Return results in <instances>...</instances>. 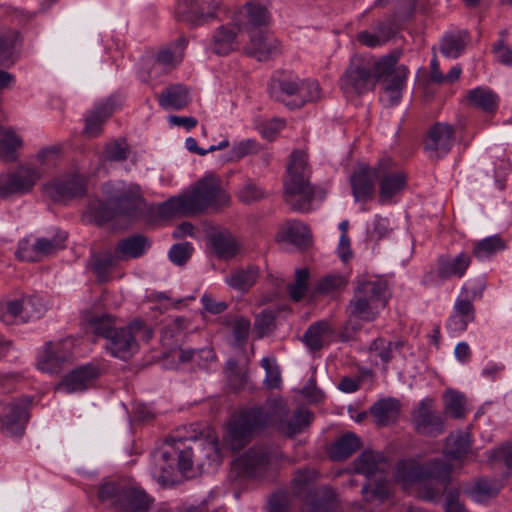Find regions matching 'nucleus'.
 Instances as JSON below:
<instances>
[{
  "instance_id": "nucleus-1",
  "label": "nucleus",
  "mask_w": 512,
  "mask_h": 512,
  "mask_svg": "<svg viewBox=\"0 0 512 512\" xmlns=\"http://www.w3.org/2000/svg\"><path fill=\"white\" fill-rule=\"evenodd\" d=\"M287 416L288 409L282 399H269L262 407H254L234 415L228 424L224 440L232 450L238 451L253 435L268 426L276 425L281 433L293 437L312 421V414L308 410L297 409L290 419Z\"/></svg>"
},
{
  "instance_id": "nucleus-2",
  "label": "nucleus",
  "mask_w": 512,
  "mask_h": 512,
  "mask_svg": "<svg viewBox=\"0 0 512 512\" xmlns=\"http://www.w3.org/2000/svg\"><path fill=\"white\" fill-rule=\"evenodd\" d=\"M399 55L391 53L381 58L356 55L339 79V87L347 99L365 95L387 76L398 63Z\"/></svg>"
},
{
  "instance_id": "nucleus-3",
  "label": "nucleus",
  "mask_w": 512,
  "mask_h": 512,
  "mask_svg": "<svg viewBox=\"0 0 512 512\" xmlns=\"http://www.w3.org/2000/svg\"><path fill=\"white\" fill-rule=\"evenodd\" d=\"M397 478L405 484L420 483V496L427 501H437L451 480V466L442 459L424 464L403 460L397 464Z\"/></svg>"
},
{
  "instance_id": "nucleus-4",
  "label": "nucleus",
  "mask_w": 512,
  "mask_h": 512,
  "mask_svg": "<svg viewBox=\"0 0 512 512\" xmlns=\"http://www.w3.org/2000/svg\"><path fill=\"white\" fill-rule=\"evenodd\" d=\"M103 190L107 195V202H97L90 207L97 224L102 225L118 216L134 219L141 214L144 199L138 185L130 184L118 187L106 183Z\"/></svg>"
},
{
  "instance_id": "nucleus-5",
  "label": "nucleus",
  "mask_w": 512,
  "mask_h": 512,
  "mask_svg": "<svg viewBox=\"0 0 512 512\" xmlns=\"http://www.w3.org/2000/svg\"><path fill=\"white\" fill-rule=\"evenodd\" d=\"M284 178V200L294 211L309 212L314 199V188L310 184L311 167L308 155L304 150H293Z\"/></svg>"
},
{
  "instance_id": "nucleus-6",
  "label": "nucleus",
  "mask_w": 512,
  "mask_h": 512,
  "mask_svg": "<svg viewBox=\"0 0 512 512\" xmlns=\"http://www.w3.org/2000/svg\"><path fill=\"white\" fill-rule=\"evenodd\" d=\"M100 502L129 512H147L153 498L129 479H109L99 485Z\"/></svg>"
},
{
  "instance_id": "nucleus-7",
  "label": "nucleus",
  "mask_w": 512,
  "mask_h": 512,
  "mask_svg": "<svg viewBox=\"0 0 512 512\" xmlns=\"http://www.w3.org/2000/svg\"><path fill=\"white\" fill-rule=\"evenodd\" d=\"M317 478L318 472L314 468L305 467L298 469L291 480L295 495L307 493L301 512H331L335 493L326 486L312 490Z\"/></svg>"
},
{
  "instance_id": "nucleus-8",
  "label": "nucleus",
  "mask_w": 512,
  "mask_h": 512,
  "mask_svg": "<svg viewBox=\"0 0 512 512\" xmlns=\"http://www.w3.org/2000/svg\"><path fill=\"white\" fill-rule=\"evenodd\" d=\"M276 455L266 446H253L235 459L232 469L240 476L264 480L275 477Z\"/></svg>"
},
{
  "instance_id": "nucleus-9",
  "label": "nucleus",
  "mask_w": 512,
  "mask_h": 512,
  "mask_svg": "<svg viewBox=\"0 0 512 512\" xmlns=\"http://www.w3.org/2000/svg\"><path fill=\"white\" fill-rule=\"evenodd\" d=\"M152 335V329L137 319L127 327L117 328L107 339L106 349L112 356L128 360L138 349L137 339L148 341Z\"/></svg>"
},
{
  "instance_id": "nucleus-10",
  "label": "nucleus",
  "mask_w": 512,
  "mask_h": 512,
  "mask_svg": "<svg viewBox=\"0 0 512 512\" xmlns=\"http://www.w3.org/2000/svg\"><path fill=\"white\" fill-rule=\"evenodd\" d=\"M167 444L173 452L164 451L161 454V460L167 463L172 454L177 455L178 468L182 473L190 471L193 467V450L198 453L210 456L213 452L218 457V445L214 441H202L197 437H182L180 435L171 436L167 439Z\"/></svg>"
},
{
  "instance_id": "nucleus-11",
  "label": "nucleus",
  "mask_w": 512,
  "mask_h": 512,
  "mask_svg": "<svg viewBox=\"0 0 512 512\" xmlns=\"http://www.w3.org/2000/svg\"><path fill=\"white\" fill-rule=\"evenodd\" d=\"M229 13L222 0H179L176 6L177 18L193 25L226 20Z\"/></svg>"
},
{
  "instance_id": "nucleus-12",
  "label": "nucleus",
  "mask_w": 512,
  "mask_h": 512,
  "mask_svg": "<svg viewBox=\"0 0 512 512\" xmlns=\"http://www.w3.org/2000/svg\"><path fill=\"white\" fill-rule=\"evenodd\" d=\"M189 209L193 215L202 213L209 207L220 208L227 206L230 201L228 194L222 189L221 181L214 176L199 180L193 190L186 194Z\"/></svg>"
},
{
  "instance_id": "nucleus-13",
  "label": "nucleus",
  "mask_w": 512,
  "mask_h": 512,
  "mask_svg": "<svg viewBox=\"0 0 512 512\" xmlns=\"http://www.w3.org/2000/svg\"><path fill=\"white\" fill-rule=\"evenodd\" d=\"M375 178L379 179V198L382 203L390 201L406 187L407 175L396 168L391 158H382L375 166Z\"/></svg>"
},
{
  "instance_id": "nucleus-14",
  "label": "nucleus",
  "mask_w": 512,
  "mask_h": 512,
  "mask_svg": "<svg viewBox=\"0 0 512 512\" xmlns=\"http://www.w3.org/2000/svg\"><path fill=\"white\" fill-rule=\"evenodd\" d=\"M40 178V171L30 166H20L14 172L1 174L0 197L8 198L29 193Z\"/></svg>"
},
{
  "instance_id": "nucleus-15",
  "label": "nucleus",
  "mask_w": 512,
  "mask_h": 512,
  "mask_svg": "<svg viewBox=\"0 0 512 512\" xmlns=\"http://www.w3.org/2000/svg\"><path fill=\"white\" fill-rule=\"evenodd\" d=\"M31 400L17 398L0 401V422L3 429L12 436H21L29 419Z\"/></svg>"
},
{
  "instance_id": "nucleus-16",
  "label": "nucleus",
  "mask_w": 512,
  "mask_h": 512,
  "mask_svg": "<svg viewBox=\"0 0 512 512\" xmlns=\"http://www.w3.org/2000/svg\"><path fill=\"white\" fill-rule=\"evenodd\" d=\"M45 312L42 299L35 296H25L19 300L9 301L0 305V320L9 325L19 318L22 322L40 318Z\"/></svg>"
},
{
  "instance_id": "nucleus-17",
  "label": "nucleus",
  "mask_w": 512,
  "mask_h": 512,
  "mask_svg": "<svg viewBox=\"0 0 512 512\" xmlns=\"http://www.w3.org/2000/svg\"><path fill=\"white\" fill-rule=\"evenodd\" d=\"M412 422L418 434L436 437L445 430L442 416L433 408L432 399L422 400L412 413Z\"/></svg>"
},
{
  "instance_id": "nucleus-18",
  "label": "nucleus",
  "mask_w": 512,
  "mask_h": 512,
  "mask_svg": "<svg viewBox=\"0 0 512 512\" xmlns=\"http://www.w3.org/2000/svg\"><path fill=\"white\" fill-rule=\"evenodd\" d=\"M46 191L55 202L67 201L85 194V181L78 175H67L46 185Z\"/></svg>"
},
{
  "instance_id": "nucleus-19",
  "label": "nucleus",
  "mask_w": 512,
  "mask_h": 512,
  "mask_svg": "<svg viewBox=\"0 0 512 512\" xmlns=\"http://www.w3.org/2000/svg\"><path fill=\"white\" fill-rule=\"evenodd\" d=\"M408 74L409 70L405 65L397 66L396 64L393 70L381 80L383 87L380 99L385 105L394 106L400 102Z\"/></svg>"
},
{
  "instance_id": "nucleus-20",
  "label": "nucleus",
  "mask_w": 512,
  "mask_h": 512,
  "mask_svg": "<svg viewBox=\"0 0 512 512\" xmlns=\"http://www.w3.org/2000/svg\"><path fill=\"white\" fill-rule=\"evenodd\" d=\"M246 53L259 61H267L282 52L281 43L268 32H257L250 36Z\"/></svg>"
},
{
  "instance_id": "nucleus-21",
  "label": "nucleus",
  "mask_w": 512,
  "mask_h": 512,
  "mask_svg": "<svg viewBox=\"0 0 512 512\" xmlns=\"http://www.w3.org/2000/svg\"><path fill=\"white\" fill-rule=\"evenodd\" d=\"M373 289L374 287L371 284L356 286L354 296L348 306L351 316L367 322L376 319L379 307L367 298V293L371 292L373 294Z\"/></svg>"
},
{
  "instance_id": "nucleus-22",
  "label": "nucleus",
  "mask_w": 512,
  "mask_h": 512,
  "mask_svg": "<svg viewBox=\"0 0 512 512\" xmlns=\"http://www.w3.org/2000/svg\"><path fill=\"white\" fill-rule=\"evenodd\" d=\"M242 27L237 21L220 25L213 33L211 39V49L218 55H228L238 48V33Z\"/></svg>"
},
{
  "instance_id": "nucleus-23",
  "label": "nucleus",
  "mask_w": 512,
  "mask_h": 512,
  "mask_svg": "<svg viewBox=\"0 0 512 512\" xmlns=\"http://www.w3.org/2000/svg\"><path fill=\"white\" fill-rule=\"evenodd\" d=\"M98 376L99 370L95 366H82L66 375L56 389L67 393L83 391L91 386Z\"/></svg>"
},
{
  "instance_id": "nucleus-24",
  "label": "nucleus",
  "mask_w": 512,
  "mask_h": 512,
  "mask_svg": "<svg viewBox=\"0 0 512 512\" xmlns=\"http://www.w3.org/2000/svg\"><path fill=\"white\" fill-rule=\"evenodd\" d=\"M375 167L359 164L350 177L353 195L356 201L366 202L374 194Z\"/></svg>"
},
{
  "instance_id": "nucleus-25",
  "label": "nucleus",
  "mask_w": 512,
  "mask_h": 512,
  "mask_svg": "<svg viewBox=\"0 0 512 512\" xmlns=\"http://www.w3.org/2000/svg\"><path fill=\"white\" fill-rule=\"evenodd\" d=\"M233 21L245 29L267 26L270 23L271 15L268 8L258 2H248L243 8L232 17Z\"/></svg>"
},
{
  "instance_id": "nucleus-26",
  "label": "nucleus",
  "mask_w": 512,
  "mask_h": 512,
  "mask_svg": "<svg viewBox=\"0 0 512 512\" xmlns=\"http://www.w3.org/2000/svg\"><path fill=\"white\" fill-rule=\"evenodd\" d=\"M354 470L367 477V480L379 474H385L389 469V463L383 454L372 450H365L354 461Z\"/></svg>"
},
{
  "instance_id": "nucleus-27",
  "label": "nucleus",
  "mask_w": 512,
  "mask_h": 512,
  "mask_svg": "<svg viewBox=\"0 0 512 512\" xmlns=\"http://www.w3.org/2000/svg\"><path fill=\"white\" fill-rule=\"evenodd\" d=\"M471 261L470 254L466 252H461L455 257L441 256L437 261L436 275L442 281L452 277L461 278L470 266Z\"/></svg>"
},
{
  "instance_id": "nucleus-28",
  "label": "nucleus",
  "mask_w": 512,
  "mask_h": 512,
  "mask_svg": "<svg viewBox=\"0 0 512 512\" xmlns=\"http://www.w3.org/2000/svg\"><path fill=\"white\" fill-rule=\"evenodd\" d=\"M465 99L469 107L486 114H494L498 110L500 103L498 94L484 86L468 90Z\"/></svg>"
},
{
  "instance_id": "nucleus-29",
  "label": "nucleus",
  "mask_w": 512,
  "mask_h": 512,
  "mask_svg": "<svg viewBox=\"0 0 512 512\" xmlns=\"http://www.w3.org/2000/svg\"><path fill=\"white\" fill-rule=\"evenodd\" d=\"M150 246L146 236L135 234L118 241L114 252L119 260L136 259L143 256Z\"/></svg>"
},
{
  "instance_id": "nucleus-30",
  "label": "nucleus",
  "mask_w": 512,
  "mask_h": 512,
  "mask_svg": "<svg viewBox=\"0 0 512 512\" xmlns=\"http://www.w3.org/2000/svg\"><path fill=\"white\" fill-rule=\"evenodd\" d=\"M475 320V307L469 299L458 298L453 312L447 321V329L451 332H463Z\"/></svg>"
},
{
  "instance_id": "nucleus-31",
  "label": "nucleus",
  "mask_w": 512,
  "mask_h": 512,
  "mask_svg": "<svg viewBox=\"0 0 512 512\" xmlns=\"http://www.w3.org/2000/svg\"><path fill=\"white\" fill-rule=\"evenodd\" d=\"M121 106V101L114 96L105 100L99 101L95 106L86 114L85 128H96L105 124L112 114Z\"/></svg>"
},
{
  "instance_id": "nucleus-32",
  "label": "nucleus",
  "mask_w": 512,
  "mask_h": 512,
  "mask_svg": "<svg viewBox=\"0 0 512 512\" xmlns=\"http://www.w3.org/2000/svg\"><path fill=\"white\" fill-rule=\"evenodd\" d=\"M400 402L394 398L378 400L370 408V414L378 426H388L396 422L400 414Z\"/></svg>"
},
{
  "instance_id": "nucleus-33",
  "label": "nucleus",
  "mask_w": 512,
  "mask_h": 512,
  "mask_svg": "<svg viewBox=\"0 0 512 512\" xmlns=\"http://www.w3.org/2000/svg\"><path fill=\"white\" fill-rule=\"evenodd\" d=\"M453 132L454 130H428L423 139L424 149L439 158L441 154L447 153L454 143Z\"/></svg>"
},
{
  "instance_id": "nucleus-34",
  "label": "nucleus",
  "mask_w": 512,
  "mask_h": 512,
  "mask_svg": "<svg viewBox=\"0 0 512 512\" xmlns=\"http://www.w3.org/2000/svg\"><path fill=\"white\" fill-rule=\"evenodd\" d=\"M66 344V342L59 344L48 343L43 358L38 363L39 368L45 372L57 373L60 365L71 356L68 349H62Z\"/></svg>"
},
{
  "instance_id": "nucleus-35",
  "label": "nucleus",
  "mask_w": 512,
  "mask_h": 512,
  "mask_svg": "<svg viewBox=\"0 0 512 512\" xmlns=\"http://www.w3.org/2000/svg\"><path fill=\"white\" fill-rule=\"evenodd\" d=\"M190 327V321L184 316H178L167 322L161 330L162 345L173 349L178 346L180 340L186 335Z\"/></svg>"
},
{
  "instance_id": "nucleus-36",
  "label": "nucleus",
  "mask_w": 512,
  "mask_h": 512,
  "mask_svg": "<svg viewBox=\"0 0 512 512\" xmlns=\"http://www.w3.org/2000/svg\"><path fill=\"white\" fill-rule=\"evenodd\" d=\"M187 44L188 41L185 37H179L175 43L160 50L152 69L156 70L158 67H162L166 70L167 68L174 67L182 60Z\"/></svg>"
},
{
  "instance_id": "nucleus-37",
  "label": "nucleus",
  "mask_w": 512,
  "mask_h": 512,
  "mask_svg": "<svg viewBox=\"0 0 512 512\" xmlns=\"http://www.w3.org/2000/svg\"><path fill=\"white\" fill-rule=\"evenodd\" d=\"M158 102L164 109H182L189 102L188 89L181 84L169 86L158 96Z\"/></svg>"
},
{
  "instance_id": "nucleus-38",
  "label": "nucleus",
  "mask_w": 512,
  "mask_h": 512,
  "mask_svg": "<svg viewBox=\"0 0 512 512\" xmlns=\"http://www.w3.org/2000/svg\"><path fill=\"white\" fill-rule=\"evenodd\" d=\"M116 254L109 251L93 254L88 262L89 269L95 274L98 281L106 282L110 277L111 270L117 264Z\"/></svg>"
},
{
  "instance_id": "nucleus-39",
  "label": "nucleus",
  "mask_w": 512,
  "mask_h": 512,
  "mask_svg": "<svg viewBox=\"0 0 512 512\" xmlns=\"http://www.w3.org/2000/svg\"><path fill=\"white\" fill-rule=\"evenodd\" d=\"M211 245L218 258L228 260L239 252V244L229 232L215 233L210 238Z\"/></svg>"
},
{
  "instance_id": "nucleus-40",
  "label": "nucleus",
  "mask_w": 512,
  "mask_h": 512,
  "mask_svg": "<svg viewBox=\"0 0 512 512\" xmlns=\"http://www.w3.org/2000/svg\"><path fill=\"white\" fill-rule=\"evenodd\" d=\"M360 446V438L353 432H347L331 446L330 456L336 461L344 460L360 449Z\"/></svg>"
},
{
  "instance_id": "nucleus-41",
  "label": "nucleus",
  "mask_w": 512,
  "mask_h": 512,
  "mask_svg": "<svg viewBox=\"0 0 512 512\" xmlns=\"http://www.w3.org/2000/svg\"><path fill=\"white\" fill-rule=\"evenodd\" d=\"M258 277L259 269L256 266H248L233 270L226 277V283L233 289L246 292L256 283Z\"/></svg>"
},
{
  "instance_id": "nucleus-42",
  "label": "nucleus",
  "mask_w": 512,
  "mask_h": 512,
  "mask_svg": "<svg viewBox=\"0 0 512 512\" xmlns=\"http://www.w3.org/2000/svg\"><path fill=\"white\" fill-rule=\"evenodd\" d=\"M470 451V438L466 432L451 433L447 439L444 453L452 459H462Z\"/></svg>"
},
{
  "instance_id": "nucleus-43",
  "label": "nucleus",
  "mask_w": 512,
  "mask_h": 512,
  "mask_svg": "<svg viewBox=\"0 0 512 512\" xmlns=\"http://www.w3.org/2000/svg\"><path fill=\"white\" fill-rule=\"evenodd\" d=\"M186 200V194L168 199L159 205L158 215L163 219H170L176 216H192L193 212L188 208L189 203Z\"/></svg>"
},
{
  "instance_id": "nucleus-44",
  "label": "nucleus",
  "mask_w": 512,
  "mask_h": 512,
  "mask_svg": "<svg viewBox=\"0 0 512 512\" xmlns=\"http://www.w3.org/2000/svg\"><path fill=\"white\" fill-rule=\"evenodd\" d=\"M361 493L367 502L373 500L383 501L389 496L388 481L384 478L383 474H379L363 485Z\"/></svg>"
},
{
  "instance_id": "nucleus-45",
  "label": "nucleus",
  "mask_w": 512,
  "mask_h": 512,
  "mask_svg": "<svg viewBox=\"0 0 512 512\" xmlns=\"http://www.w3.org/2000/svg\"><path fill=\"white\" fill-rule=\"evenodd\" d=\"M503 485L499 480L479 478L470 490L471 496L479 502L496 497Z\"/></svg>"
},
{
  "instance_id": "nucleus-46",
  "label": "nucleus",
  "mask_w": 512,
  "mask_h": 512,
  "mask_svg": "<svg viewBox=\"0 0 512 512\" xmlns=\"http://www.w3.org/2000/svg\"><path fill=\"white\" fill-rule=\"evenodd\" d=\"M467 38L465 31L445 35L440 45L441 53L448 58H457L464 51Z\"/></svg>"
},
{
  "instance_id": "nucleus-47",
  "label": "nucleus",
  "mask_w": 512,
  "mask_h": 512,
  "mask_svg": "<svg viewBox=\"0 0 512 512\" xmlns=\"http://www.w3.org/2000/svg\"><path fill=\"white\" fill-rule=\"evenodd\" d=\"M321 97V89L319 83L315 80H302L300 93L297 98L292 99L286 104L292 108H300L307 102H314Z\"/></svg>"
},
{
  "instance_id": "nucleus-48",
  "label": "nucleus",
  "mask_w": 512,
  "mask_h": 512,
  "mask_svg": "<svg viewBox=\"0 0 512 512\" xmlns=\"http://www.w3.org/2000/svg\"><path fill=\"white\" fill-rule=\"evenodd\" d=\"M285 238L288 242L300 248H306L311 243L309 228L299 221L287 222Z\"/></svg>"
},
{
  "instance_id": "nucleus-49",
  "label": "nucleus",
  "mask_w": 512,
  "mask_h": 512,
  "mask_svg": "<svg viewBox=\"0 0 512 512\" xmlns=\"http://www.w3.org/2000/svg\"><path fill=\"white\" fill-rule=\"evenodd\" d=\"M22 139L14 132H7L0 139V159L12 163L18 158V151L22 148Z\"/></svg>"
},
{
  "instance_id": "nucleus-50",
  "label": "nucleus",
  "mask_w": 512,
  "mask_h": 512,
  "mask_svg": "<svg viewBox=\"0 0 512 512\" xmlns=\"http://www.w3.org/2000/svg\"><path fill=\"white\" fill-rule=\"evenodd\" d=\"M309 278L310 273L307 268H301L295 271L294 281L287 285L289 296L294 302H299L305 296L308 290Z\"/></svg>"
},
{
  "instance_id": "nucleus-51",
  "label": "nucleus",
  "mask_w": 512,
  "mask_h": 512,
  "mask_svg": "<svg viewBox=\"0 0 512 512\" xmlns=\"http://www.w3.org/2000/svg\"><path fill=\"white\" fill-rule=\"evenodd\" d=\"M505 247L504 240L500 236L494 235L477 242L473 247V254L477 258H485L497 251L504 250Z\"/></svg>"
},
{
  "instance_id": "nucleus-52",
  "label": "nucleus",
  "mask_w": 512,
  "mask_h": 512,
  "mask_svg": "<svg viewBox=\"0 0 512 512\" xmlns=\"http://www.w3.org/2000/svg\"><path fill=\"white\" fill-rule=\"evenodd\" d=\"M328 331L329 324L325 321L312 324L303 336L305 344L313 351L320 350L323 346V335Z\"/></svg>"
},
{
  "instance_id": "nucleus-53",
  "label": "nucleus",
  "mask_w": 512,
  "mask_h": 512,
  "mask_svg": "<svg viewBox=\"0 0 512 512\" xmlns=\"http://www.w3.org/2000/svg\"><path fill=\"white\" fill-rule=\"evenodd\" d=\"M446 412L455 419L465 415V396L455 390H448L444 395Z\"/></svg>"
},
{
  "instance_id": "nucleus-54",
  "label": "nucleus",
  "mask_w": 512,
  "mask_h": 512,
  "mask_svg": "<svg viewBox=\"0 0 512 512\" xmlns=\"http://www.w3.org/2000/svg\"><path fill=\"white\" fill-rule=\"evenodd\" d=\"M371 284L374 287L373 294L367 293L369 301L377 307H385L389 298L388 288L385 281L382 280H358L357 285Z\"/></svg>"
},
{
  "instance_id": "nucleus-55",
  "label": "nucleus",
  "mask_w": 512,
  "mask_h": 512,
  "mask_svg": "<svg viewBox=\"0 0 512 512\" xmlns=\"http://www.w3.org/2000/svg\"><path fill=\"white\" fill-rule=\"evenodd\" d=\"M229 145V141L227 138L219 140L218 143H210L204 140H200L199 136L197 138H187L186 139V148L193 153L199 155H205L208 152H213L216 150L223 149Z\"/></svg>"
},
{
  "instance_id": "nucleus-56",
  "label": "nucleus",
  "mask_w": 512,
  "mask_h": 512,
  "mask_svg": "<svg viewBox=\"0 0 512 512\" xmlns=\"http://www.w3.org/2000/svg\"><path fill=\"white\" fill-rule=\"evenodd\" d=\"M403 346V342H387L383 338L375 339L370 345V351L375 352L384 364L392 359V352L399 350Z\"/></svg>"
},
{
  "instance_id": "nucleus-57",
  "label": "nucleus",
  "mask_w": 512,
  "mask_h": 512,
  "mask_svg": "<svg viewBox=\"0 0 512 512\" xmlns=\"http://www.w3.org/2000/svg\"><path fill=\"white\" fill-rule=\"evenodd\" d=\"M19 39V33L17 31L11 30L7 32L5 35L0 37V64L4 66H8L9 64H13L11 57L14 53L15 44Z\"/></svg>"
},
{
  "instance_id": "nucleus-58",
  "label": "nucleus",
  "mask_w": 512,
  "mask_h": 512,
  "mask_svg": "<svg viewBox=\"0 0 512 512\" xmlns=\"http://www.w3.org/2000/svg\"><path fill=\"white\" fill-rule=\"evenodd\" d=\"M37 239L32 242L29 238H23L18 243L15 256L20 261L37 262L40 261Z\"/></svg>"
},
{
  "instance_id": "nucleus-59",
  "label": "nucleus",
  "mask_w": 512,
  "mask_h": 512,
  "mask_svg": "<svg viewBox=\"0 0 512 512\" xmlns=\"http://www.w3.org/2000/svg\"><path fill=\"white\" fill-rule=\"evenodd\" d=\"M89 324L95 334L106 338V340L117 329L115 327L114 319L108 314L90 318Z\"/></svg>"
},
{
  "instance_id": "nucleus-60",
  "label": "nucleus",
  "mask_w": 512,
  "mask_h": 512,
  "mask_svg": "<svg viewBox=\"0 0 512 512\" xmlns=\"http://www.w3.org/2000/svg\"><path fill=\"white\" fill-rule=\"evenodd\" d=\"M67 236L65 234L56 235L52 239L48 238H38V251L40 254V258L50 256L57 252L58 250L64 248V241Z\"/></svg>"
},
{
  "instance_id": "nucleus-61",
  "label": "nucleus",
  "mask_w": 512,
  "mask_h": 512,
  "mask_svg": "<svg viewBox=\"0 0 512 512\" xmlns=\"http://www.w3.org/2000/svg\"><path fill=\"white\" fill-rule=\"evenodd\" d=\"M301 81L296 75L284 74L277 79V85L284 95L295 99L299 96Z\"/></svg>"
},
{
  "instance_id": "nucleus-62",
  "label": "nucleus",
  "mask_w": 512,
  "mask_h": 512,
  "mask_svg": "<svg viewBox=\"0 0 512 512\" xmlns=\"http://www.w3.org/2000/svg\"><path fill=\"white\" fill-rule=\"evenodd\" d=\"M261 366L266 372L264 379V385L268 389H279L281 386V373L279 367L271 363L268 357H264L261 360Z\"/></svg>"
},
{
  "instance_id": "nucleus-63",
  "label": "nucleus",
  "mask_w": 512,
  "mask_h": 512,
  "mask_svg": "<svg viewBox=\"0 0 512 512\" xmlns=\"http://www.w3.org/2000/svg\"><path fill=\"white\" fill-rule=\"evenodd\" d=\"M225 373L229 384L235 389L239 390L246 384V374L242 372L238 366V362L234 359H229L226 363Z\"/></svg>"
},
{
  "instance_id": "nucleus-64",
  "label": "nucleus",
  "mask_w": 512,
  "mask_h": 512,
  "mask_svg": "<svg viewBox=\"0 0 512 512\" xmlns=\"http://www.w3.org/2000/svg\"><path fill=\"white\" fill-rule=\"evenodd\" d=\"M192 251L193 247L188 242L174 244L170 248L168 256L171 262H173L175 265L182 266L191 257Z\"/></svg>"
}]
</instances>
